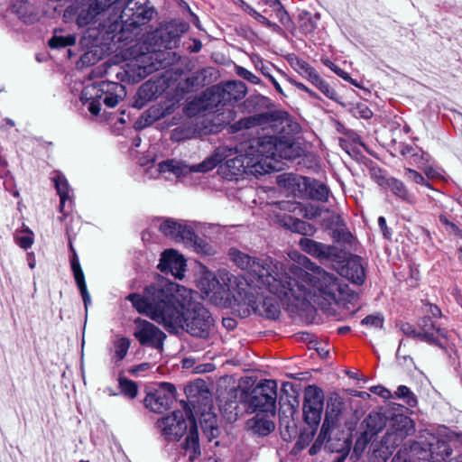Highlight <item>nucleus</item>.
<instances>
[{
	"mask_svg": "<svg viewBox=\"0 0 462 462\" xmlns=\"http://www.w3.org/2000/svg\"><path fill=\"white\" fill-rule=\"evenodd\" d=\"M278 137L264 136L258 140H254L249 144H245L253 161H256L255 165L263 168V174L267 173L273 168L268 160L276 161V152L278 145Z\"/></svg>",
	"mask_w": 462,
	"mask_h": 462,
	"instance_id": "nucleus-9",
	"label": "nucleus"
},
{
	"mask_svg": "<svg viewBox=\"0 0 462 462\" xmlns=\"http://www.w3.org/2000/svg\"><path fill=\"white\" fill-rule=\"evenodd\" d=\"M233 158H226V163L221 167L223 174L226 178L233 179L238 178L242 174H251V175H263V168L255 165L257 163L256 161H253L254 159L248 155V152L245 148V144H242L239 150L234 152L233 154L237 153Z\"/></svg>",
	"mask_w": 462,
	"mask_h": 462,
	"instance_id": "nucleus-8",
	"label": "nucleus"
},
{
	"mask_svg": "<svg viewBox=\"0 0 462 462\" xmlns=\"http://www.w3.org/2000/svg\"><path fill=\"white\" fill-rule=\"evenodd\" d=\"M119 8L113 12L111 25L114 30L120 23L122 29L138 27L150 21L154 14V9L148 5L147 0H121Z\"/></svg>",
	"mask_w": 462,
	"mask_h": 462,
	"instance_id": "nucleus-5",
	"label": "nucleus"
},
{
	"mask_svg": "<svg viewBox=\"0 0 462 462\" xmlns=\"http://www.w3.org/2000/svg\"><path fill=\"white\" fill-rule=\"evenodd\" d=\"M401 329L405 335L420 339V332L412 325L409 323H403L401 325Z\"/></svg>",
	"mask_w": 462,
	"mask_h": 462,
	"instance_id": "nucleus-60",
	"label": "nucleus"
},
{
	"mask_svg": "<svg viewBox=\"0 0 462 462\" xmlns=\"http://www.w3.org/2000/svg\"><path fill=\"white\" fill-rule=\"evenodd\" d=\"M395 396L403 399L405 402L411 407H414L417 404V399L414 393L405 385H400L397 388Z\"/></svg>",
	"mask_w": 462,
	"mask_h": 462,
	"instance_id": "nucleus-43",
	"label": "nucleus"
},
{
	"mask_svg": "<svg viewBox=\"0 0 462 462\" xmlns=\"http://www.w3.org/2000/svg\"><path fill=\"white\" fill-rule=\"evenodd\" d=\"M162 91L163 88L159 82L153 80L144 82L137 91V106H143L147 102L161 95Z\"/></svg>",
	"mask_w": 462,
	"mask_h": 462,
	"instance_id": "nucleus-23",
	"label": "nucleus"
},
{
	"mask_svg": "<svg viewBox=\"0 0 462 462\" xmlns=\"http://www.w3.org/2000/svg\"><path fill=\"white\" fill-rule=\"evenodd\" d=\"M139 313L162 325L171 332L186 329L193 337H207L213 325L209 311L199 302L191 300L190 292L168 280H159L147 286L143 295L129 294L126 298Z\"/></svg>",
	"mask_w": 462,
	"mask_h": 462,
	"instance_id": "nucleus-2",
	"label": "nucleus"
},
{
	"mask_svg": "<svg viewBox=\"0 0 462 462\" xmlns=\"http://www.w3.org/2000/svg\"><path fill=\"white\" fill-rule=\"evenodd\" d=\"M305 177L294 175L291 173L281 174L277 177V183L289 192L296 193L303 189Z\"/></svg>",
	"mask_w": 462,
	"mask_h": 462,
	"instance_id": "nucleus-29",
	"label": "nucleus"
},
{
	"mask_svg": "<svg viewBox=\"0 0 462 462\" xmlns=\"http://www.w3.org/2000/svg\"><path fill=\"white\" fill-rule=\"evenodd\" d=\"M439 222L446 226L447 230L449 233H452L454 235L460 234L459 228L453 222L449 221L446 216L440 215Z\"/></svg>",
	"mask_w": 462,
	"mask_h": 462,
	"instance_id": "nucleus-57",
	"label": "nucleus"
},
{
	"mask_svg": "<svg viewBox=\"0 0 462 462\" xmlns=\"http://www.w3.org/2000/svg\"><path fill=\"white\" fill-rule=\"evenodd\" d=\"M130 340L126 337H118L114 343L113 359L116 363L122 361L127 355Z\"/></svg>",
	"mask_w": 462,
	"mask_h": 462,
	"instance_id": "nucleus-38",
	"label": "nucleus"
},
{
	"mask_svg": "<svg viewBox=\"0 0 462 462\" xmlns=\"http://www.w3.org/2000/svg\"><path fill=\"white\" fill-rule=\"evenodd\" d=\"M334 236L337 242H341L349 245H352V244L355 241V237L353 236V235L347 229L345 228L337 229L334 232Z\"/></svg>",
	"mask_w": 462,
	"mask_h": 462,
	"instance_id": "nucleus-46",
	"label": "nucleus"
},
{
	"mask_svg": "<svg viewBox=\"0 0 462 462\" xmlns=\"http://www.w3.org/2000/svg\"><path fill=\"white\" fill-rule=\"evenodd\" d=\"M290 63L293 69L302 77H304L309 69H311V66L308 62L297 57L291 59Z\"/></svg>",
	"mask_w": 462,
	"mask_h": 462,
	"instance_id": "nucleus-45",
	"label": "nucleus"
},
{
	"mask_svg": "<svg viewBox=\"0 0 462 462\" xmlns=\"http://www.w3.org/2000/svg\"><path fill=\"white\" fill-rule=\"evenodd\" d=\"M250 427L254 432L261 436L268 435L275 428L274 423L270 419H268L266 415L260 414H256L255 417L251 420Z\"/></svg>",
	"mask_w": 462,
	"mask_h": 462,
	"instance_id": "nucleus-31",
	"label": "nucleus"
},
{
	"mask_svg": "<svg viewBox=\"0 0 462 462\" xmlns=\"http://www.w3.org/2000/svg\"><path fill=\"white\" fill-rule=\"evenodd\" d=\"M228 255L238 268L246 271L245 282L223 271L217 276L205 274L199 287L215 305L230 307L242 318L254 313L277 319L281 313L277 299L287 307L312 301L327 309L351 297L347 284L306 257L305 268L295 263L283 268L269 256L256 257L236 248H230Z\"/></svg>",
	"mask_w": 462,
	"mask_h": 462,
	"instance_id": "nucleus-1",
	"label": "nucleus"
},
{
	"mask_svg": "<svg viewBox=\"0 0 462 462\" xmlns=\"http://www.w3.org/2000/svg\"><path fill=\"white\" fill-rule=\"evenodd\" d=\"M361 324L364 326H369L375 328H381L383 325V317L380 314L369 315L362 319Z\"/></svg>",
	"mask_w": 462,
	"mask_h": 462,
	"instance_id": "nucleus-47",
	"label": "nucleus"
},
{
	"mask_svg": "<svg viewBox=\"0 0 462 462\" xmlns=\"http://www.w3.org/2000/svg\"><path fill=\"white\" fill-rule=\"evenodd\" d=\"M189 24L185 22L170 23L161 32V47L165 49H173L178 46L180 36L189 29Z\"/></svg>",
	"mask_w": 462,
	"mask_h": 462,
	"instance_id": "nucleus-19",
	"label": "nucleus"
},
{
	"mask_svg": "<svg viewBox=\"0 0 462 462\" xmlns=\"http://www.w3.org/2000/svg\"><path fill=\"white\" fill-rule=\"evenodd\" d=\"M33 232L27 226L19 230L14 235L16 244L23 249L30 248L33 244Z\"/></svg>",
	"mask_w": 462,
	"mask_h": 462,
	"instance_id": "nucleus-39",
	"label": "nucleus"
},
{
	"mask_svg": "<svg viewBox=\"0 0 462 462\" xmlns=\"http://www.w3.org/2000/svg\"><path fill=\"white\" fill-rule=\"evenodd\" d=\"M217 421V416L214 413L210 411L201 413L199 424L208 440L217 438L220 432Z\"/></svg>",
	"mask_w": 462,
	"mask_h": 462,
	"instance_id": "nucleus-28",
	"label": "nucleus"
},
{
	"mask_svg": "<svg viewBox=\"0 0 462 462\" xmlns=\"http://www.w3.org/2000/svg\"><path fill=\"white\" fill-rule=\"evenodd\" d=\"M317 87L327 97L336 99L337 92L323 79L318 82Z\"/></svg>",
	"mask_w": 462,
	"mask_h": 462,
	"instance_id": "nucleus-52",
	"label": "nucleus"
},
{
	"mask_svg": "<svg viewBox=\"0 0 462 462\" xmlns=\"http://www.w3.org/2000/svg\"><path fill=\"white\" fill-rule=\"evenodd\" d=\"M209 92L213 102L225 106L244 98L247 88L242 81H228L222 86H214Z\"/></svg>",
	"mask_w": 462,
	"mask_h": 462,
	"instance_id": "nucleus-16",
	"label": "nucleus"
},
{
	"mask_svg": "<svg viewBox=\"0 0 462 462\" xmlns=\"http://www.w3.org/2000/svg\"><path fill=\"white\" fill-rule=\"evenodd\" d=\"M158 56L159 54L154 51L142 53L132 63L127 64L128 69L125 71L126 74L134 81H140L161 68Z\"/></svg>",
	"mask_w": 462,
	"mask_h": 462,
	"instance_id": "nucleus-13",
	"label": "nucleus"
},
{
	"mask_svg": "<svg viewBox=\"0 0 462 462\" xmlns=\"http://www.w3.org/2000/svg\"><path fill=\"white\" fill-rule=\"evenodd\" d=\"M392 462H414L409 451V448L402 447L393 457Z\"/></svg>",
	"mask_w": 462,
	"mask_h": 462,
	"instance_id": "nucleus-53",
	"label": "nucleus"
},
{
	"mask_svg": "<svg viewBox=\"0 0 462 462\" xmlns=\"http://www.w3.org/2000/svg\"><path fill=\"white\" fill-rule=\"evenodd\" d=\"M202 134L201 129L191 123L184 124L174 128L171 134V139L173 142H182L192 139Z\"/></svg>",
	"mask_w": 462,
	"mask_h": 462,
	"instance_id": "nucleus-27",
	"label": "nucleus"
},
{
	"mask_svg": "<svg viewBox=\"0 0 462 462\" xmlns=\"http://www.w3.org/2000/svg\"><path fill=\"white\" fill-rule=\"evenodd\" d=\"M125 96V87L117 82L100 81L87 85L80 95V100L88 103V110L97 116L100 112L101 100L108 107H115Z\"/></svg>",
	"mask_w": 462,
	"mask_h": 462,
	"instance_id": "nucleus-4",
	"label": "nucleus"
},
{
	"mask_svg": "<svg viewBox=\"0 0 462 462\" xmlns=\"http://www.w3.org/2000/svg\"><path fill=\"white\" fill-rule=\"evenodd\" d=\"M408 448L414 462L417 460H431L433 456L432 454L439 456V453H437L438 451H433L430 449L429 440L414 441Z\"/></svg>",
	"mask_w": 462,
	"mask_h": 462,
	"instance_id": "nucleus-26",
	"label": "nucleus"
},
{
	"mask_svg": "<svg viewBox=\"0 0 462 462\" xmlns=\"http://www.w3.org/2000/svg\"><path fill=\"white\" fill-rule=\"evenodd\" d=\"M204 386H205V383L203 381H201V380L197 381L186 388V393L189 394V396H195V394H193V393L199 392Z\"/></svg>",
	"mask_w": 462,
	"mask_h": 462,
	"instance_id": "nucleus-64",
	"label": "nucleus"
},
{
	"mask_svg": "<svg viewBox=\"0 0 462 462\" xmlns=\"http://www.w3.org/2000/svg\"><path fill=\"white\" fill-rule=\"evenodd\" d=\"M233 155V149L227 146H219L202 162L189 167V171L207 172L216 168L223 160Z\"/></svg>",
	"mask_w": 462,
	"mask_h": 462,
	"instance_id": "nucleus-20",
	"label": "nucleus"
},
{
	"mask_svg": "<svg viewBox=\"0 0 462 462\" xmlns=\"http://www.w3.org/2000/svg\"><path fill=\"white\" fill-rule=\"evenodd\" d=\"M274 380H263L253 391L250 406L254 411L273 414L277 397Z\"/></svg>",
	"mask_w": 462,
	"mask_h": 462,
	"instance_id": "nucleus-11",
	"label": "nucleus"
},
{
	"mask_svg": "<svg viewBox=\"0 0 462 462\" xmlns=\"http://www.w3.org/2000/svg\"><path fill=\"white\" fill-rule=\"evenodd\" d=\"M291 228L292 231L303 235H307L312 231V226L310 224L300 219H294Z\"/></svg>",
	"mask_w": 462,
	"mask_h": 462,
	"instance_id": "nucleus-50",
	"label": "nucleus"
},
{
	"mask_svg": "<svg viewBox=\"0 0 462 462\" xmlns=\"http://www.w3.org/2000/svg\"><path fill=\"white\" fill-rule=\"evenodd\" d=\"M334 422L330 421L328 418H326L321 426L320 432L318 436L316 443H322L323 441L329 440L330 430L333 426Z\"/></svg>",
	"mask_w": 462,
	"mask_h": 462,
	"instance_id": "nucleus-48",
	"label": "nucleus"
},
{
	"mask_svg": "<svg viewBox=\"0 0 462 462\" xmlns=\"http://www.w3.org/2000/svg\"><path fill=\"white\" fill-rule=\"evenodd\" d=\"M185 260L175 250L170 249L162 253L158 268L164 273H171L178 279L184 276Z\"/></svg>",
	"mask_w": 462,
	"mask_h": 462,
	"instance_id": "nucleus-17",
	"label": "nucleus"
},
{
	"mask_svg": "<svg viewBox=\"0 0 462 462\" xmlns=\"http://www.w3.org/2000/svg\"><path fill=\"white\" fill-rule=\"evenodd\" d=\"M323 392L316 385H309L305 389L303 414L308 424H319L323 411Z\"/></svg>",
	"mask_w": 462,
	"mask_h": 462,
	"instance_id": "nucleus-12",
	"label": "nucleus"
},
{
	"mask_svg": "<svg viewBox=\"0 0 462 462\" xmlns=\"http://www.w3.org/2000/svg\"><path fill=\"white\" fill-rule=\"evenodd\" d=\"M236 73L239 77L253 84H259L261 82L257 76L243 67H236Z\"/></svg>",
	"mask_w": 462,
	"mask_h": 462,
	"instance_id": "nucleus-51",
	"label": "nucleus"
},
{
	"mask_svg": "<svg viewBox=\"0 0 462 462\" xmlns=\"http://www.w3.org/2000/svg\"><path fill=\"white\" fill-rule=\"evenodd\" d=\"M118 383L121 393L125 396L130 399H134L136 397L138 393V386L136 383L125 377L120 376L118 379Z\"/></svg>",
	"mask_w": 462,
	"mask_h": 462,
	"instance_id": "nucleus-42",
	"label": "nucleus"
},
{
	"mask_svg": "<svg viewBox=\"0 0 462 462\" xmlns=\"http://www.w3.org/2000/svg\"><path fill=\"white\" fill-rule=\"evenodd\" d=\"M299 155V152L289 139H278L276 161L278 159L292 160Z\"/></svg>",
	"mask_w": 462,
	"mask_h": 462,
	"instance_id": "nucleus-35",
	"label": "nucleus"
},
{
	"mask_svg": "<svg viewBox=\"0 0 462 462\" xmlns=\"http://www.w3.org/2000/svg\"><path fill=\"white\" fill-rule=\"evenodd\" d=\"M159 229L165 236L176 242H182L199 253H208V245L199 238L189 226L184 223L167 218L162 221Z\"/></svg>",
	"mask_w": 462,
	"mask_h": 462,
	"instance_id": "nucleus-7",
	"label": "nucleus"
},
{
	"mask_svg": "<svg viewBox=\"0 0 462 462\" xmlns=\"http://www.w3.org/2000/svg\"><path fill=\"white\" fill-rule=\"evenodd\" d=\"M71 270L73 272V275L75 278V282L80 291V294L82 296L85 307L87 308L88 305L90 303V295L87 290V285L85 282V277L83 271L81 269L79 263H71Z\"/></svg>",
	"mask_w": 462,
	"mask_h": 462,
	"instance_id": "nucleus-32",
	"label": "nucleus"
},
{
	"mask_svg": "<svg viewBox=\"0 0 462 462\" xmlns=\"http://www.w3.org/2000/svg\"><path fill=\"white\" fill-rule=\"evenodd\" d=\"M387 185L392 192L402 200L410 203L413 201V197L409 193L406 187L401 180L392 178L388 180Z\"/></svg>",
	"mask_w": 462,
	"mask_h": 462,
	"instance_id": "nucleus-37",
	"label": "nucleus"
},
{
	"mask_svg": "<svg viewBox=\"0 0 462 462\" xmlns=\"http://www.w3.org/2000/svg\"><path fill=\"white\" fill-rule=\"evenodd\" d=\"M244 10L252 17H254L258 23H262L263 25L268 27V28H278L279 26L269 21L266 17L262 15L260 13H258L254 8H253L249 5H245Z\"/></svg>",
	"mask_w": 462,
	"mask_h": 462,
	"instance_id": "nucleus-44",
	"label": "nucleus"
},
{
	"mask_svg": "<svg viewBox=\"0 0 462 462\" xmlns=\"http://www.w3.org/2000/svg\"><path fill=\"white\" fill-rule=\"evenodd\" d=\"M52 180L60 199V210L63 211L66 201L70 200V189L68 180L59 172L52 177Z\"/></svg>",
	"mask_w": 462,
	"mask_h": 462,
	"instance_id": "nucleus-34",
	"label": "nucleus"
},
{
	"mask_svg": "<svg viewBox=\"0 0 462 462\" xmlns=\"http://www.w3.org/2000/svg\"><path fill=\"white\" fill-rule=\"evenodd\" d=\"M364 423H365L366 427L365 435L369 438L377 435L387 425L385 418L377 412L370 413L364 420Z\"/></svg>",
	"mask_w": 462,
	"mask_h": 462,
	"instance_id": "nucleus-30",
	"label": "nucleus"
},
{
	"mask_svg": "<svg viewBox=\"0 0 462 462\" xmlns=\"http://www.w3.org/2000/svg\"><path fill=\"white\" fill-rule=\"evenodd\" d=\"M268 121L267 114H259L252 116L245 117L237 122L239 129H248L254 125H261Z\"/></svg>",
	"mask_w": 462,
	"mask_h": 462,
	"instance_id": "nucleus-41",
	"label": "nucleus"
},
{
	"mask_svg": "<svg viewBox=\"0 0 462 462\" xmlns=\"http://www.w3.org/2000/svg\"><path fill=\"white\" fill-rule=\"evenodd\" d=\"M13 7L19 18L26 23H32L38 19L33 7L26 2L23 3L17 1Z\"/></svg>",
	"mask_w": 462,
	"mask_h": 462,
	"instance_id": "nucleus-36",
	"label": "nucleus"
},
{
	"mask_svg": "<svg viewBox=\"0 0 462 462\" xmlns=\"http://www.w3.org/2000/svg\"><path fill=\"white\" fill-rule=\"evenodd\" d=\"M288 81L292 84L293 86H295L297 88H299L300 90H302L306 93L309 94V96L312 98H318V95L313 92L311 89H310L307 86H305L303 83H300V82H298L296 81L295 79H291V78H288Z\"/></svg>",
	"mask_w": 462,
	"mask_h": 462,
	"instance_id": "nucleus-59",
	"label": "nucleus"
},
{
	"mask_svg": "<svg viewBox=\"0 0 462 462\" xmlns=\"http://www.w3.org/2000/svg\"><path fill=\"white\" fill-rule=\"evenodd\" d=\"M300 211H303V217L308 219H313L317 217L320 213V210L318 207L310 204L306 206L303 209L300 208Z\"/></svg>",
	"mask_w": 462,
	"mask_h": 462,
	"instance_id": "nucleus-58",
	"label": "nucleus"
},
{
	"mask_svg": "<svg viewBox=\"0 0 462 462\" xmlns=\"http://www.w3.org/2000/svg\"><path fill=\"white\" fill-rule=\"evenodd\" d=\"M261 71L262 73L267 78L269 79V80L272 82V84L273 85V87L275 88V89L282 95H284L283 94V91H282V88L281 87V85L278 83V81L274 79V77L270 73V68L268 66H264L263 65L262 68H261Z\"/></svg>",
	"mask_w": 462,
	"mask_h": 462,
	"instance_id": "nucleus-56",
	"label": "nucleus"
},
{
	"mask_svg": "<svg viewBox=\"0 0 462 462\" xmlns=\"http://www.w3.org/2000/svg\"><path fill=\"white\" fill-rule=\"evenodd\" d=\"M414 432L413 420L403 414H394L386 425V433L383 438V445L387 448H395L408 436Z\"/></svg>",
	"mask_w": 462,
	"mask_h": 462,
	"instance_id": "nucleus-10",
	"label": "nucleus"
},
{
	"mask_svg": "<svg viewBox=\"0 0 462 462\" xmlns=\"http://www.w3.org/2000/svg\"><path fill=\"white\" fill-rule=\"evenodd\" d=\"M189 171V166L176 160H167L153 165L149 169L151 176L156 177L160 173L171 172L175 175H180Z\"/></svg>",
	"mask_w": 462,
	"mask_h": 462,
	"instance_id": "nucleus-24",
	"label": "nucleus"
},
{
	"mask_svg": "<svg viewBox=\"0 0 462 462\" xmlns=\"http://www.w3.org/2000/svg\"><path fill=\"white\" fill-rule=\"evenodd\" d=\"M370 392L381 396L383 399H389L392 397L391 392L381 385L372 386L370 388Z\"/></svg>",
	"mask_w": 462,
	"mask_h": 462,
	"instance_id": "nucleus-61",
	"label": "nucleus"
},
{
	"mask_svg": "<svg viewBox=\"0 0 462 462\" xmlns=\"http://www.w3.org/2000/svg\"><path fill=\"white\" fill-rule=\"evenodd\" d=\"M354 114L365 119H369L373 116L372 110L365 104H357L354 108Z\"/></svg>",
	"mask_w": 462,
	"mask_h": 462,
	"instance_id": "nucleus-54",
	"label": "nucleus"
},
{
	"mask_svg": "<svg viewBox=\"0 0 462 462\" xmlns=\"http://www.w3.org/2000/svg\"><path fill=\"white\" fill-rule=\"evenodd\" d=\"M299 245L302 251L319 260H334L338 257L337 247L307 237L300 238Z\"/></svg>",
	"mask_w": 462,
	"mask_h": 462,
	"instance_id": "nucleus-18",
	"label": "nucleus"
},
{
	"mask_svg": "<svg viewBox=\"0 0 462 462\" xmlns=\"http://www.w3.org/2000/svg\"><path fill=\"white\" fill-rule=\"evenodd\" d=\"M405 176L408 180H410L417 184L425 185V186L430 188V183L425 180V178L420 173H419L418 171H416L412 169H406Z\"/></svg>",
	"mask_w": 462,
	"mask_h": 462,
	"instance_id": "nucleus-49",
	"label": "nucleus"
},
{
	"mask_svg": "<svg viewBox=\"0 0 462 462\" xmlns=\"http://www.w3.org/2000/svg\"><path fill=\"white\" fill-rule=\"evenodd\" d=\"M134 337L141 345L151 346L156 349H162L166 335L152 323L136 319L134 320Z\"/></svg>",
	"mask_w": 462,
	"mask_h": 462,
	"instance_id": "nucleus-14",
	"label": "nucleus"
},
{
	"mask_svg": "<svg viewBox=\"0 0 462 462\" xmlns=\"http://www.w3.org/2000/svg\"><path fill=\"white\" fill-rule=\"evenodd\" d=\"M343 275L354 283H363L365 274L361 259L356 256L350 258L343 267Z\"/></svg>",
	"mask_w": 462,
	"mask_h": 462,
	"instance_id": "nucleus-25",
	"label": "nucleus"
},
{
	"mask_svg": "<svg viewBox=\"0 0 462 462\" xmlns=\"http://www.w3.org/2000/svg\"><path fill=\"white\" fill-rule=\"evenodd\" d=\"M76 43V36L73 34L59 35L57 31L49 41V46L52 49L72 46Z\"/></svg>",
	"mask_w": 462,
	"mask_h": 462,
	"instance_id": "nucleus-40",
	"label": "nucleus"
},
{
	"mask_svg": "<svg viewBox=\"0 0 462 462\" xmlns=\"http://www.w3.org/2000/svg\"><path fill=\"white\" fill-rule=\"evenodd\" d=\"M310 199L321 202L328 201L330 190L323 182L305 177L303 189Z\"/></svg>",
	"mask_w": 462,
	"mask_h": 462,
	"instance_id": "nucleus-22",
	"label": "nucleus"
},
{
	"mask_svg": "<svg viewBox=\"0 0 462 462\" xmlns=\"http://www.w3.org/2000/svg\"><path fill=\"white\" fill-rule=\"evenodd\" d=\"M420 326V339L422 341L431 344H439V339L441 337H446L445 329L440 328L429 317L424 318Z\"/></svg>",
	"mask_w": 462,
	"mask_h": 462,
	"instance_id": "nucleus-21",
	"label": "nucleus"
},
{
	"mask_svg": "<svg viewBox=\"0 0 462 462\" xmlns=\"http://www.w3.org/2000/svg\"><path fill=\"white\" fill-rule=\"evenodd\" d=\"M174 401V385L170 383H162L157 390L146 395L144 403L152 411L162 413L170 409Z\"/></svg>",
	"mask_w": 462,
	"mask_h": 462,
	"instance_id": "nucleus-15",
	"label": "nucleus"
},
{
	"mask_svg": "<svg viewBox=\"0 0 462 462\" xmlns=\"http://www.w3.org/2000/svg\"><path fill=\"white\" fill-rule=\"evenodd\" d=\"M121 0H95L88 8L82 9L77 17L79 27H85L89 24H98L103 29L108 27L114 31L111 25L113 12L119 8Z\"/></svg>",
	"mask_w": 462,
	"mask_h": 462,
	"instance_id": "nucleus-6",
	"label": "nucleus"
},
{
	"mask_svg": "<svg viewBox=\"0 0 462 462\" xmlns=\"http://www.w3.org/2000/svg\"><path fill=\"white\" fill-rule=\"evenodd\" d=\"M304 78H306L310 82H311L314 86L318 84L322 78L319 75L314 68L309 69V71L305 74Z\"/></svg>",
	"mask_w": 462,
	"mask_h": 462,
	"instance_id": "nucleus-62",
	"label": "nucleus"
},
{
	"mask_svg": "<svg viewBox=\"0 0 462 462\" xmlns=\"http://www.w3.org/2000/svg\"><path fill=\"white\" fill-rule=\"evenodd\" d=\"M304 78H306L310 82H311L314 86L318 84L322 78L319 75L314 68L309 69V71L305 74Z\"/></svg>",
	"mask_w": 462,
	"mask_h": 462,
	"instance_id": "nucleus-63",
	"label": "nucleus"
},
{
	"mask_svg": "<svg viewBox=\"0 0 462 462\" xmlns=\"http://www.w3.org/2000/svg\"><path fill=\"white\" fill-rule=\"evenodd\" d=\"M429 441L430 445V449H432L433 451H439L438 453H439V456L432 454L433 456L431 460L442 461L446 460V458L450 456L451 448L446 440L440 439L435 436H431Z\"/></svg>",
	"mask_w": 462,
	"mask_h": 462,
	"instance_id": "nucleus-33",
	"label": "nucleus"
},
{
	"mask_svg": "<svg viewBox=\"0 0 462 462\" xmlns=\"http://www.w3.org/2000/svg\"><path fill=\"white\" fill-rule=\"evenodd\" d=\"M157 426L167 440H179L189 430L181 444L189 462H200V447L196 420L187 411H174L171 414L158 420Z\"/></svg>",
	"mask_w": 462,
	"mask_h": 462,
	"instance_id": "nucleus-3",
	"label": "nucleus"
},
{
	"mask_svg": "<svg viewBox=\"0 0 462 462\" xmlns=\"http://www.w3.org/2000/svg\"><path fill=\"white\" fill-rule=\"evenodd\" d=\"M327 67H328L332 71H334L337 76L342 78L343 79L346 81H350L353 83L352 79L350 78L349 74L346 72L345 70L338 68L336 64H334L332 61L327 60L323 62Z\"/></svg>",
	"mask_w": 462,
	"mask_h": 462,
	"instance_id": "nucleus-55",
	"label": "nucleus"
}]
</instances>
